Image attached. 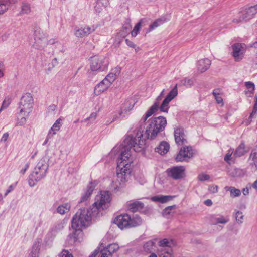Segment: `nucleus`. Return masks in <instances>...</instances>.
Returning a JSON list of instances; mask_svg holds the SVG:
<instances>
[{
	"mask_svg": "<svg viewBox=\"0 0 257 257\" xmlns=\"http://www.w3.org/2000/svg\"><path fill=\"white\" fill-rule=\"evenodd\" d=\"M133 107L134 104L127 100L122 104L121 109H122L123 108H126V111L124 112V114L126 115L127 114V112L132 109Z\"/></svg>",
	"mask_w": 257,
	"mask_h": 257,
	"instance_id": "40",
	"label": "nucleus"
},
{
	"mask_svg": "<svg viewBox=\"0 0 257 257\" xmlns=\"http://www.w3.org/2000/svg\"><path fill=\"white\" fill-rule=\"evenodd\" d=\"M233 149H230L228 150L227 154L225 155L224 157V160L227 162H229V161L231 159V156L233 153Z\"/></svg>",
	"mask_w": 257,
	"mask_h": 257,
	"instance_id": "50",
	"label": "nucleus"
},
{
	"mask_svg": "<svg viewBox=\"0 0 257 257\" xmlns=\"http://www.w3.org/2000/svg\"><path fill=\"white\" fill-rule=\"evenodd\" d=\"M247 151L245 149V144L244 143H241L239 146L236 148L234 155L235 157H240L243 156L246 153Z\"/></svg>",
	"mask_w": 257,
	"mask_h": 257,
	"instance_id": "27",
	"label": "nucleus"
},
{
	"mask_svg": "<svg viewBox=\"0 0 257 257\" xmlns=\"http://www.w3.org/2000/svg\"><path fill=\"white\" fill-rule=\"evenodd\" d=\"M244 216L242 213L239 211H237L235 213V218L237 223L241 224L243 222Z\"/></svg>",
	"mask_w": 257,
	"mask_h": 257,
	"instance_id": "47",
	"label": "nucleus"
},
{
	"mask_svg": "<svg viewBox=\"0 0 257 257\" xmlns=\"http://www.w3.org/2000/svg\"><path fill=\"white\" fill-rule=\"evenodd\" d=\"M109 83H106V82L102 80L98 84L96 85L94 90V93L96 95H99L105 91L110 86Z\"/></svg>",
	"mask_w": 257,
	"mask_h": 257,
	"instance_id": "17",
	"label": "nucleus"
},
{
	"mask_svg": "<svg viewBox=\"0 0 257 257\" xmlns=\"http://www.w3.org/2000/svg\"><path fill=\"white\" fill-rule=\"evenodd\" d=\"M175 208V206H170L167 207H166L163 211V216L167 217L168 215L171 214V210Z\"/></svg>",
	"mask_w": 257,
	"mask_h": 257,
	"instance_id": "48",
	"label": "nucleus"
},
{
	"mask_svg": "<svg viewBox=\"0 0 257 257\" xmlns=\"http://www.w3.org/2000/svg\"><path fill=\"white\" fill-rule=\"evenodd\" d=\"M158 254L159 257H173L172 249H158Z\"/></svg>",
	"mask_w": 257,
	"mask_h": 257,
	"instance_id": "33",
	"label": "nucleus"
},
{
	"mask_svg": "<svg viewBox=\"0 0 257 257\" xmlns=\"http://www.w3.org/2000/svg\"><path fill=\"white\" fill-rule=\"evenodd\" d=\"M170 148V145L168 143L165 141H162L159 145L155 148V151L161 155L165 154L168 152Z\"/></svg>",
	"mask_w": 257,
	"mask_h": 257,
	"instance_id": "19",
	"label": "nucleus"
},
{
	"mask_svg": "<svg viewBox=\"0 0 257 257\" xmlns=\"http://www.w3.org/2000/svg\"><path fill=\"white\" fill-rule=\"evenodd\" d=\"M159 248L158 249H172L175 244L172 240L164 238L160 240L158 243Z\"/></svg>",
	"mask_w": 257,
	"mask_h": 257,
	"instance_id": "15",
	"label": "nucleus"
},
{
	"mask_svg": "<svg viewBox=\"0 0 257 257\" xmlns=\"http://www.w3.org/2000/svg\"><path fill=\"white\" fill-rule=\"evenodd\" d=\"M97 113L96 112H93L92 113L89 117L85 118V119L83 120L82 121V122L87 123L88 124H89V122L88 121H90V123H92L96 118L97 117Z\"/></svg>",
	"mask_w": 257,
	"mask_h": 257,
	"instance_id": "43",
	"label": "nucleus"
},
{
	"mask_svg": "<svg viewBox=\"0 0 257 257\" xmlns=\"http://www.w3.org/2000/svg\"><path fill=\"white\" fill-rule=\"evenodd\" d=\"M19 117H21V118L20 119H18L17 125H22L25 123L26 121V117H27L28 116L24 115V113H23L22 114H20L19 113Z\"/></svg>",
	"mask_w": 257,
	"mask_h": 257,
	"instance_id": "49",
	"label": "nucleus"
},
{
	"mask_svg": "<svg viewBox=\"0 0 257 257\" xmlns=\"http://www.w3.org/2000/svg\"><path fill=\"white\" fill-rule=\"evenodd\" d=\"M125 42L129 47L135 48V44L133 42L129 40L128 39H125Z\"/></svg>",
	"mask_w": 257,
	"mask_h": 257,
	"instance_id": "61",
	"label": "nucleus"
},
{
	"mask_svg": "<svg viewBox=\"0 0 257 257\" xmlns=\"http://www.w3.org/2000/svg\"><path fill=\"white\" fill-rule=\"evenodd\" d=\"M8 137H9V134L8 133H5L3 134L2 137L0 141L1 142H5L6 141H7Z\"/></svg>",
	"mask_w": 257,
	"mask_h": 257,
	"instance_id": "59",
	"label": "nucleus"
},
{
	"mask_svg": "<svg viewBox=\"0 0 257 257\" xmlns=\"http://www.w3.org/2000/svg\"><path fill=\"white\" fill-rule=\"evenodd\" d=\"M257 13V5L242 8L235 18L232 20L234 23H239L252 19Z\"/></svg>",
	"mask_w": 257,
	"mask_h": 257,
	"instance_id": "6",
	"label": "nucleus"
},
{
	"mask_svg": "<svg viewBox=\"0 0 257 257\" xmlns=\"http://www.w3.org/2000/svg\"><path fill=\"white\" fill-rule=\"evenodd\" d=\"M165 20L162 18L157 19L150 25L149 28L148 29L147 31H151L154 30L157 27L162 25L165 22Z\"/></svg>",
	"mask_w": 257,
	"mask_h": 257,
	"instance_id": "32",
	"label": "nucleus"
},
{
	"mask_svg": "<svg viewBox=\"0 0 257 257\" xmlns=\"http://www.w3.org/2000/svg\"><path fill=\"white\" fill-rule=\"evenodd\" d=\"M143 203L138 201L130 202L128 204V209L132 212H135L138 210H140L143 209Z\"/></svg>",
	"mask_w": 257,
	"mask_h": 257,
	"instance_id": "20",
	"label": "nucleus"
},
{
	"mask_svg": "<svg viewBox=\"0 0 257 257\" xmlns=\"http://www.w3.org/2000/svg\"><path fill=\"white\" fill-rule=\"evenodd\" d=\"M198 178L199 181H202L208 180L210 178V176L207 174H201L198 175Z\"/></svg>",
	"mask_w": 257,
	"mask_h": 257,
	"instance_id": "51",
	"label": "nucleus"
},
{
	"mask_svg": "<svg viewBox=\"0 0 257 257\" xmlns=\"http://www.w3.org/2000/svg\"><path fill=\"white\" fill-rule=\"evenodd\" d=\"M231 55L235 62H240L244 58L247 46L243 43H235L231 46Z\"/></svg>",
	"mask_w": 257,
	"mask_h": 257,
	"instance_id": "9",
	"label": "nucleus"
},
{
	"mask_svg": "<svg viewBox=\"0 0 257 257\" xmlns=\"http://www.w3.org/2000/svg\"><path fill=\"white\" fill-rule=\"evenodd\" d=\"M62 119L60 118L57 119L51 127L49 132H51V134H52V135H55L56 134V132L60 130L62 125Z\"/></svg>",
	"mask_w": 257,
	"mask_h": 257,
	"instance_id": "26",
	"label": "nucleus"
},
{
	"mask_svg": "<svg viewBox=\"0 0 257 257\" xmlns=\"http://www.w3.org/2000/svg\"><path fill=\"white\" fill-rule=\"evenodd\" d=\"M177 94L178 90L177 85H176L163 101L160 106V111L164 112H167L169 109V104L170 102L177 95Z\"/></svg>",
	"mask_w": 257,
	"mask_h": 257,
	"instance_id": "11",
	"label": "nucleus"
},
{
	"mask_svg": "<svg viewBox=\"0 0 257 257\" xmlns=\"http://www.w3.org/2000/svg\"><path fill=\"white\" fill-rule=\"evenodd\" d=\"M180 84L187 87H191L194 84V80L192 78L186 77L181 80Z\"/></svg>",
	"mask_w": 257,
	"mask_h": 257,
	"instance_id": "37",
	"label": "nucleus"
},
{
	"mask_svg": "<svg viewBox=\"0 0 257 257\" xmlns=\"http://www.w3.org/2000/svg\"><path fill=\"white\" fill-rule=\"evenodd\" d=\"M39 249L38 245L36 244H34L29 257H38Z\"/></svg>",
	"mask_w": 257,
	"mask_h": 257,
	"instance_id": "41",
	"label": "nucleus"
},
{
	"mask_svg": "<svg viewBox=\"0 0 257 257\" xmlns=\"http://www.w3.org/2000/svg\"><path fill=\"white\" fill-rule=\"evenodd\" d=\"M14 189V186L13 185H11L8 187V189L6 190L5 193V196H7L8 194L10 193L11 191H12Z\"/></svg>",
	"mask_w": 257,
	"mask_h": 257,
	"instance_id": "60",
	"label": "nucleus"
},
{
	"mask_svg": "<svg viewBox=\"0 0 257 257\" xmlns=\"http://www.w3.org/2000/svg\"><path fill=\"white\" fill-rule=\"evenodd\" d=\"M245 86L248 90L245 92L246 95L248 97H251L254 93L255 88L254 84L251 82H245Z\"/></svg>",
	"mask_w": 257,
	"mask_h": 257,
	"instance_id": "34",
	"label": "nucleus"
},
{
	"mask_svg": "<svg viewBox=\"0 0 257 257\" xmlns=\"http://www.w3.org/2000/svg\"><path fill=\"white\" fill-rule=\"evenodd\" d=\"M4 70L5 67L3 63H0V78H2L4 76Z\"/></svg>",
	"mask_w": 257,
	"mask_h": 257,
	"instance_id": "56",
	"label": "nucleus"
},
{
	"mask_svg": "<svg viewBox=\"0 0 257 257\" xmlns=\"http://www.w3.org/2000/svg\"><path fill=\"white\" fill-rule=\"evenodd\" d=\"M9 103L8 102H7L6 100H4L3 101V103L2 105V106L0 108V112L1 111H2L3 110L7 108L8 107V106H9Z\"/></svg>",
	"mask_w": 257,
	"mask_h": 257,
	"instance_id": "58",
	"label": "nucleus"
},
{
	"mask_svg": "<svg viewBox=\"0 0 257 257\" xmlns=\"http://www.w3.org/2000/svg\"><path fill=\"white\" fill-rule=\"evenodd\" d=\"M154 242L152 240H149L146 242L144 245V249L145 251L150 252L154 245Z\"/></svg>",
	"mask_w": 257,
	"mask_h": 257,
	"instance_id": "39",
	"label": "nucleus"
},
{
	"mask_svg": "<svg viewBox=\"0 0 257 257\" xmlns=\"http://www.w3.org/2000/svg\"><path fill=\"white\" fill-rule=\"evenodd\" d=\"M73 233L70 235V238L73 239L74 242L80 241V239L82 236V229H74Z\"/></svg>",
	"mask_w": 257,
	"mask_h": 257,
	"instance_id": "28",
	"label": "nucleus"
},
{
	"mask_svg": "<svg viewBox=\"0 0 257 257\" xmlns=\"http://www.w3.org/2000/svg\"><path fill=\"white\" fill-rule=\"evenodd\" d=\"M108 59L103 56H95L92 58L91 69L93 71H103L107 69Z\"/></svg>",
	"mask_w": 257,
	"mask_h": 257,
	"instance_id": "7",
	"label": "nucleus"
},
{
	"mask_svg": "<svg viewBox=\"0 0 257 257\" xmlns=\"http://www.w3.org/2000/svg\"><path fill=\"white\" fill-rule=\"evenodd\" d=\"M211 65V61L207 59H202L198 61L197 63V70L200 73L206 71Z\"/></svg>",
	"mask_w": 257,
	"mask_h": 257,
	"instance_id": "16",
	"label": "nucleus"
},
{
	"mask_svg": "<svg viewBox=\"0 0 257 257\" xmlns=\"http://www.w3.org/2000/svg\"><path fill=\"white\" fill-rule=\"evenodd\" d=\"M218 188L217 185H210L208 187V190L211 193H216L218 192Z\"/></svg>",
	"mask_w": 257,
	"mask_h": 257,
	"instance_id": "52",
	"label": "nucleus"
},
{
	"mask_svg": "<svg viewBox=\"0 0 257 257\" xmlns=\"http://www.w3.org/2000/svg\"><path fill=\"white\" fill-rule=\"evenodd\" d=\"M148 20L147 19H142L134 26L133 30L131 32H138L140 30L141 26H145L148 23Z\"/></svg>",
	"mask_w": 257,
	"mask_h": 257,
	"instance_id": "30",
	"label": "nucleus"
},
{
	"mask_svg": "<svg viewBox=\"0 0 257 257\" xmlns=\"http://www.w3.org/2000/svg\"><path fill=\"white\" fill-rule=\"evenodd\" d=\"M53 136V135L51 134V132H48V134L46 138V139L44 143H43V145H45L46 144H47V143L48 142L49 140Z\"/></svg>",
	"mask_w": 257,
	"mask_h": 257,
	"instance_id": "57",
	"label": "nucleus"
},
{
	"mask_svg": "<svg viewBox=\"0 0 257 257\" xmlns=\"http://www.w3.org/2000/svg\"><path fill=\"white\" fill-rule=\"evenodd\" d=\"M175 140L178 145H182L187 143L184 130L182 128H177L174 131Z\"/></svg>",
	"mask_w": 257,
	"mask_h": 257,
	"instance_id": "14",
	"label": "nucleus"
},
{
	"mask_svg": "<svg viewBox=\"0 0 257 257\" xmlns=\"http://www.w3.org/2000/svg\"><path fill=\"white\" fill-rule=\"evenodd\" d=\"M60 257H73V256L67 250H63L61 253Z\"/></svg>",
	"mask_w": 257,
	"mask_h": 257,
	"instance_id": "55",
	"label": "nucleus"
},
{
	"mask_svg": "<svg viewBox=\"0 0 257 257\" xmlns=\"http://www.w3.org/2000/svg\"><path fill=\"white\" fill-rule=\"evenodd\" d=\"M249 160L251 165H254L257 167V146L252 150Z\"/></svg>",
	"mask_w": 257,
	"mask_h": 257,
	"instance_id": "29",
	"label": "nucleus"
},
{
	"mask_svg": "<svg viewBox=\"0 0 257 257\" xmlns=\"http://www.w3.org/2000/svg\"><path fill=\"white\" fill-rule=\"evenodd\" d=\"M31 12L30 5L27 3L23 2L21 6L22 14H29Z\"/></svg>",
	"mask_w": 257,
	"mask_h": 257,
	"instance_id": "38",
	"label": "nucleus"
},
{
	"mask_svg": "<svg viewBox=\"0 0 257 257\" xmlns=\"http://www.w3.org/2000/svg\"><path fill=\"white\" fill-rule=\"evenodd\" d=\"M48 165L44 159H41L35 167L34 171L29 175L28 183L30 186L33 187L43 178L46 174Z\"/></svg>",
	"mask_w": 257,
	"mask_h": 257,
	"instance_id": "4",
	"label": "nucleus"
},
{
	"mask_svg": "<svg viewBox=\"0 0 257 257\" xmlns=\"http://www.w3.org/2000/svg\"><path fill=\"white\" fill-rule=\"evenodd\" d=\"M90 30H91L90 27H89L88 26H84V27H82L81 28L77 30L76 31L77 32H82L86 33V32H88L90 31Z\"/></svg>",
	"mask_w": 257,
	"mask_h": 257,
	"instance_id": "53",
	"label": "nucleus"
},
{
	"mask_svg": "<svg viewBox=\"0 0 257 257\" xmlns=\"http://www.w3.org/2000/svg\"><path fill=\"white\" fill-rule=\"evenodd\" d=\"M216 224L221 223V224H225L227 223L229 221V219L226 217H224L223 216H220L219 217H216L215 218Z\"/></svg>",
	"mask_w": 257,
	"mask_h": 257,
	"instance_id": "46",
	"label": "nucleus"
},
{
	"mask_svg": "<svg viewBox=\"0 0 257 257\" xmlns=\"http://www.w3.org/2000/svg\"><path fill=\"white\" fill-rule=\"evenodd\" d=\"M156 111L152 109V108H150V109L147 111L146 114L142 117L140 121V123L141 124H143L144 122L147 120V119L150 117L152 114H153Z\"/></svg>",
	"mask_w": 257,
	"mask_h": 257,
	"instance_id": "36",
	"label": "nucleus"
},
{
	"mask_svg": "<svg viewBox=\"0 0 257 257\" xmlns=\"http://www.w3.org/2000/svg\"><path fill=\"white\" fill-rule=\"evenodd\" d=\"M57 109V106L56 105H50L48 108V111L49 112H53L54 111H55Z\"/></svg>",
	"mask_w": 257,
	"mask_h": 257,
	"instance_id": "63",
	"label": "nucleus"
},
{
	"mask_svg": "<svg viewBox=\"0 0 257 257\" xmlns=\"http://www.w3.org/2000/svg\"><path fill=\"white\" fill-rule=\"evenodd\" d=\"M116 78V74L115 73L110 72L105 77L103 80L106 82V83H109V85L111 86Z\"/></svg>",
	"mask_w": 257,
	"mask_h": 257,
	"instance_id": "35",
	"label": "nucleus"
},
{
	"mask_svg": "<svg viewBox=\"0 0 257 257\" xmlns=\"http://www.w3.org/2000/svg\"><path fill=\"white\" fill-rule=\"evenodd\" d=\"M193 150L190 146H184L177 154L176 160L177 161H183L190 158L193 156Z\"/></svg>",
	"mask_w": 257,
	"mask_h": 257,
	"instance_id": "12",
	"label": "nucleus"
},
{
	"mask_svg": "<svg viewBox=\"0 0 257 257\" xmlns=\"http://www.w3.org/2000/svg\"><path fill=\"white\" fill-rule=\"evenodd\" d=\"M204 203L207 206H211L212 205V201L210 199H207L204 201Z\"/></svg>",
	"mask_w": 257,
	"mask_h": 257,
	"instance_id": "64",
	"label": "nucleus"
},
{
	"mask_svg": "<svg viewBox=\"0 0 257 257\" xmlns=\"http://www.w3.org/2000/svg\"><path fill=\"white\" fill-rule=\"evenodd\" d=\"M17 0H0V15L7 11L9 5L15 4Z\"/></svg>",
	"mask_w": 257,
	"mask_h": 257,
	"instance_id": "22",
	"label": "nucleus"
},
{
	"mask_svg": "<svg viewBox=\"0 0 257 257\" xmlns=\"http://www.w3.org/2000/svg\"><path fill=\"white\" fill-rule=\"evenodd\" d=\"M224 190L226 192H229L230 193V197L231 198H235L239 197L241 195V191L237 188H236L233 186H225L224 188Z\"/></svg>",
	"mask_w": 257,
	"mask_h": 257,
	"instance_id": "21",
	"label": "nucleus"
},
{
	"mask_svg": "<svg viewBox=\"0 0 257 257\" xmlns=\"http://www.w3.org/2000/svg\"><path fill=\"white\" fill-rule=\"evenodd\" d=\"M255 104L254 105V106H253V110H252V112L251 113L249 118H248V119L247 120V123L248 124H249L250 122L251 121V118L252 117H253V116L256 114V111H257V95H255Z\"/></svg>",
	"mask_w": 257,
	"mask_h": 257,
	"instance_id": "45",
	"label": "nucleus"
},
{
	"mask_svg": "<svg viewBox=\"0 0 257 257\" xmlns=\"http://www.w3.org/2000/svg\"><path fill=\"white\" fill-rule=\"evenodd\" d=\"M111 201L109 191H101L96 195L95 201L90 208L80 209L72 219L74 229H83L90 225L92 217L96 218L102 214V210L107 208Z\"/></svg>",
	"mask_w": 257,
	"mask_h": 257,
	"instance_id": "2",
	"label": "nucleus"
},
{
	"mask_svg": "<svg viewBox=\"0 0 257 257\" xmlns=\"http://www.w3.org/2000/svg\"><path fill=\"white\" fill-rule=\"evenodd\" d=\"M96 185V183L95 181L94 182H91L89 183L87 187L86 190L81 197L80 202L86 201L90 197Z\"/></svg>",
	"mask_w": 257,
	"mask_h": 257,
	"instance_id": "18",
	"label": "nucleus"
},
{
	"mask_svg": "<svg viewBox=\"0 0 257 257\" xmlns=\"http://www.w3.org/2000/svg\"><path fill=\"white\" fill-rule=\"evenodd\" d=\"M35 47L38 49H43L47 45V38L45 33H36L34 37Z\"/></svg>",
	"mask_w": 257,
	"mask_h": 257,
	"instance_id": "13",
	"label": "nucleus"
},
{
	"mask_svg": "<svg viewBox=\"0 0 257 257\" xmlns=\"http://www.w3.org/2000/svg\"><path fill=\"white\" fill-rule=\"evenodd\" d=\"M30 163L27 162L25 166L20 170V173L23 175L29 167Z\"/></svg>",
	"mask_w": 257,
	"mask_h": 257,
	"instance_id": "54",
	"label": "nucleus"
},
{
	"mask_svg": "<svg viewBox=\"0 0 257 257\" xmlns=\"http://www.w3.org/2000/svg\"><path fill=\"white\" fill-rule=\"evenodd\" d=\"M214 97L218 104H223V99L219 95L214 96Z\"/></svg>",
	"mask_w": 257,
	"mask_h": 257,
	"instance_id": "62",
	"label": "nucleus"
},
{
	"mask_svg": "<svg viewBox=\"0 0 257 257\" xmlns=\"http://www.w3.org/2000/svg\"><path fill=\"white\" fill-rule=\"evenodd\" d=\"M70 208V205L69 203H65L58 206L57 209V211L60 214H64L67 213Z\"/></svg>",
	"mask_w": 257,
	"mask_h": 257,
	"instance_id": "31",
	"label": "nucleus"
},
{
	"mask_svg": "<svg viewBox=\"0 0 257 257\" xmlns=\"http://www.w3.org/2000/svg\"><path fill=\"white\" fill-rule=\"evenodd\" d=\"M126 111V108H123L122 109H121L120 111L118 113H115L112 115V120L110 121H107L106 124H109L111 123L119 120L122 118H123L125 116V115L124 113V112Z\"/></svg>",
	"mask_w": 257,
	"mask_h": 257,
	"instance_id": "25",
	"label": "nucleus"
},
{
	"mask_svg": "<svg viewBox=\"0 0 257 257\" xmlns=\"http://www.w3.org/2000/svg\"><path fill=\"white\" fill-rule=\"evenodd\" d=\"M163 97L158 96L155 100L154 104L150 107L152 108L155 111H156L159 108V106L161 101L162 100Z\"/></svg>",
	"mask_w": 257,
	"mask_h": 257,
	"instance_id": "44",
	"label": "nucleus"
},
{
	"mask_svg": "<svg viewBox=\"0 0 257 257\" xmlns=\"http://www.w3.org/2000/svg\"><path fill=\"white\" fill-rule=\"evenodd\" d=\"M143 131L138 130L135 133V136L127 135L122 144L123 150L118 159L117 167V179L115 182L118 188L122 187L130 176L131 163L133 159L131 155V149L135 152H140L143 150L145 146V140L142 139Z\"/></svg>",
	"mask_w": 257,
	"mask_h": 257,
	"instance_id": "1",
	"label": "nucleus"
},
{
	"mask_svg": "<svg viewBox=\"0 0 257 257\" xmlns=\"http://www.w3.org/2000/svg\"><path fill=\"white\" fill-rule=\"evenodd\" d=\"M142 222L141 218L137 215L131 218L128 214H125L117 216L113 223L120 229H123L139 226L141 224Z\"/></svg>",
	"mask_w": 257,
	"mask_h": 257,
	"instance_id": "5",
	"label": "nucleus"
},
{
	"mask_svg": "<svg viewBox=\"0 0 257 257\" xmlns=\"http://www.w3.org/2000/svg\"><path fill=\"white\" fill-rule=\"evenodd\" d=\"M92 257H109L108 254L105 251L95 250V251L90 256Z\"/></svg>",
	"mask_w": 257,
	"mask_h": 257,
	"instance_id": "42",
	"label": "nucleus"
},
{
	"mask_svg": "<svg viewBox=\"0 0 257 257\" xmlns=\"http://www.w3.org/2000/svg\"><path fill=\"white\" fill-rule=\"evenodd\" d=\"M174 196L170 195H157L151 198V200L154 202H159L162 203H166L171 200Z\"/></svg>",
	"mask_w": 257,
	"mask_h": 257,
	"instance_id": "23",
	"label": "nucleus"
},
{
	"mask_svg": "<svg viewBox=\"0 0 257 257\" xmlns=\"http://www.w3.org/2000/svg\"><path fill=\"white\" fill-rule=\"evenodd\" d=\"M119 247L116 243H112L108 245L106 247L102 250L105 251L106 253L108 254V256H111L113 253L118 250Z\"/></svg>",
	"mask_w": 257,
	"mask_h": 257,
	"instance_id": "24",
	"label": "nucleus"
},
{
	"mask_svg": "<svg viewBox=\"0 0 257 257\" xmlns=\"http://www.w3.org/2000/svg\"><path fill=\"white\" fill-rule=\"evenodd\" d=\"M185 168L183 166H175L166 170L168 175L174 180L183 178L185 176Z\"/></svg>",
	"mask_w": 257,
	"mask_h": 257,
	"instance_id": "10",
	"label": "nucleus"
},
{
	"mask_svg": "<svg viewBox=\"0 0 257 257\" xmlns=\"http://www.w3.org/2000/svg\"><path fill=\"white\" fill-rule=\"evenodd\" d=\"M33 98L30 94L27 93L23 95L19 104L20 114L24 113V115L28 116L32 112Z\"/></svg>",
	"mask_w": 257,
	"mask_h": 257,
	"instance_id": "8",
	"label": "nucleus"
},
{
	"mask_svg": "<svg viewBox=\"0 0 257 257\" xmlns=\"http://www.w3.org/2000/svg\"><path fill=\"white\" fill-rule=\"evenodd\" d=\"M166 125L167 120L164 117L160 116L152 118L146 130V137L150 140L155 139L164 130Z\"/></svg>",
	"mask_w": 257,
	"mask_h": 257,
	"instance_id": "3",
	"label": "nucleus"
}]
</instances>
